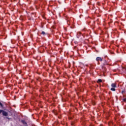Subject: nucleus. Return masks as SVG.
I'll return each mask as SVG.
<instances>
[{"label":"nucleus","mask_w":126,"mask_h":126,"mask_svg":"<svg viewBox=\"0 0 126 126\" xmlns=\"http://www.w3.org/2000/svg\"><path fill=\"white\" fill-rule=\"evenodd\" d=\"M2 112H3V110H0V114L1 113H2Z\"/></svg>","instance_id":"obj_7"},{"label":"nucleus","mask_w":126,"mask_h":126,"mask_svg":"<svg viewBox=\"0 0 126 126\" xmlns=\"http://www.w3.org/2000/svg\"><path fill=\"white\" fill-rule=\"evenodd\" d=\"M2 113L3 116H5V117H6V116H7V115H8L7 113H6V112H5L3 110Z\"/></svg>","instance_id":"obj_1"},{"label":"nucleus","mask_w":126,"mask_h":126,"mask_svg":"<svg viewBox=\"0 0 126 126\" xmlns=\"http://www.w3.org/2000/svg\"><path fill=\"white\" fill-rule=\"evenodd\" d=\"M97 82H102V80L98 79Z\"/></svg>","instance_id":"obj_5"},{"label":"nucleus","mask_w":126,"mask_h":126,"mask_svg":"<svg viewBox=\"0 0 126 126\" xmlns=\"http://www.w3.org/2000/svg\"><path fill=\"white\" fill-rule=\"evenodd\" d=\"M124 101H126V99H124Z\"/></svg>","instance_id":"obj_9"},{"label":"nucleus","mask_w":126,"mask_h":126,"mask_svg":"<svg viewBox=\"0 0 126 126\" xmlns=\"http://www.w3.org/2000/svg\"><path fill=\"white\" fill-rule=\"evenodd\" d=\"M111 87L113 88H115V87H117V85L115 83H113L111 85Z\"/></svg>","instance_id":"obj_3"},{"label":"nucleus","mask_w":126,"mask_h":126,"mask_svg":"<svg viewBox=\"0 0 126 126\" xmlns=\"http://www.w3.org/2000/svg\"><path fill=\"white\" fill-rule=\"evenodd\" d=\"M96 60L97 61H100V62H102V61H103V60H102V58H101V57H97L96 59Z\"/></svg>","instance_id":"obj_2"},{"label":"nucleus","mask_w":126,"mask_h":126,"mask_svg":"<svg viewBox=\"0 0 126 126\" xmlns=\"http://www.w3.org/2000/svg\"><path fill=\"white\" fill-rule=\"evenodd\" d=\"M41 34H42V35H45V33L44 32H42Z\"/></svg>","instance_id":"obj_6"},{"label":"nucleus","mask_w":126,"mask_h":126,"mask_svg":"<svg viewBox=\"0 0 126 126\" xmlns=\"http://www.w3.org/2000/svg\"><path fill=\"white\" fill-rule=\"evenodd\" d=\"M0 106H2L1 103L0 102Z\"/></svg>","instance_id":"obj_8"},{"label":"nucleus","mask_w":126,"mask_h":126,"mask_svg":"<svg viewBox=\"0 0 126 126\" xmlns=\"http://www.w3.org/2000/svg\"><path fill=\"white\" fill-rule=\"evenodd\" d=\"M111 90V91H116V89H115V88H112Z\"/></svg>","instance_id":"obj_4"}]
</instances>
